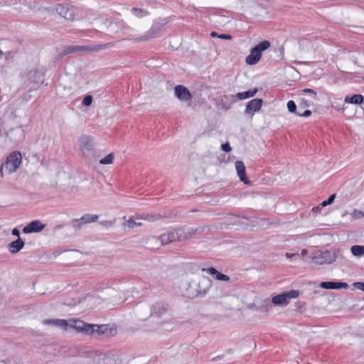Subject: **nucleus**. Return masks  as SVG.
I'll list each match as a JSON object with an SVG mask.
<instances>
[{"label": "nucleus", "mask_w": 364, "mask_h": 364, "mask_svg": "<svg viewBox=\"0 0 364 364\" xmlns=\"http://www.w3.org/2000/svg\"><path fill=\"white\" fill-rule=\"evenodd\" d=\"M77 332L85 336H99L101 335L107 337L113 336L117 333V328L108 325L90 324L85 322L77 323Z\"/></svg>", "instance_id": "nucleus-1"}, {"label": "nucleus", "mask_w": 364, "mask_h": 364, "mask_svg": "<svg viewBox=\"0 0 364 364\" xmlns=\"http://www.w3.org/2000/svg\"><path fill=\"white\" fill-rule=\"evenodd\" d=\"M309 257L312 263L317 265H324L333 263L338 257L343 259L344 255L343 250L336 249L315 251Z\"/></svg>", "instance_id": "nucleus-2"}, {"label": "nucleus", "mask_w": 364, "mask_h": 364, "mask_svg": "<svg viewBox=\"0 0 364 364\" xmlns=\"http://www.w3.org/2000/svg\"><path fill=\"white\" fill-rule=\"evenodd\" d=\"M144 310L146 311V314L141 315V319L143 320L147 319L151 316L166 319L173 317L172 311L167 304L157 303L151 306H146Z\"/></svg>", "instance_id": "nucleus-3"}, {"label": "nucleus", "mask_w": 364, "mask_h": 364, "mask_svg": "<svg viewBox=\"0 0 364 364\" xmlns=\"http://www.w3.org/2000/svg\"><path fill=\"white\" fill-rule=\"evenodd\" d=\"M181 235L179 234L178 229L168 230L161 235L159 237H151L149 238V245L153 248H158L159 246L165 245L171 242L181 241Z\"/></svg>", "instance_id": "nucleus-4"}, {"label": "nucleus", "mask_w": 364, "mask_h": 364, "mask_svg": "<svg viewBox=\"0 0 364 364\" xmlns=\"http://www.w3.org/2000/svg\"><path fill=\"white\" fill-rule=\"evenodd\" d=\"M22 161L21 154L15 151L10 154L4 163L0 167V176L4 177L5 174L14 173L20 166Z\"/></svg>", "instance_id": "nucleus-5"}, {"label": "nucleus", "mask_w": 364, "mask_h": 364, "mask_svg": "<svg viewBox=\"0 0 364 364\" xmlns=\"http://www.w3.org/2000/svg\"><path fill=\"white\" fill-rule=\"evenodd\" d=\"M269 46L270 43L268 41H264L258 43L251 49L250 55L246 57V63L250 65L257 63L260 60L262 51L269 48Z\"/></svg>", "instance_id": "nucleus-6"}, {"label": "nucleus", "mask_w": 364, "mask_h": 364, "mask_svg": "<svg viewBox=\"0 0 364 364\" xmlns=\"http://www.w3.org/2000/svg\"><path fill=\"white\" fill-rule=\"evenodd\" d=\"M25 82L40 84L43 81V73L36 68H26L22 72Z\"/></svg>", "instance_id": "nucleus-7"}, {"label": "nucleus", "mask_w": 364, "mask_h": 364, "mask_svg": "<svg viewBox=\"0 0 364 364\" xmlns=\"http://www.w3.org/2000/svg\"><path fill=\"white\" fill-rule=\"evenodd\" d=\"M299 296V291L291 290L273 296L272 299V303L276 306H286L289 304L291 299L297 298Z\"/></svg>", "instance_id": "nucleus-8"}, {"label": "nucleus", "mask_w": 364, "mask_h": 364, "mask_svg": "<svg viewBox=\"0 0 364 364\" xmlns=\"http://www.w3.org/2000/svg\"><path fill=\"white\" fill-rule=\"evenodd\" d=\"M78 322H83V321L79 319H70L68 321L65 319H53L48 320L47 321H45L44 323L55 325L63 328L64 330H68V328H74L76 330V331H77V323Z\"/></svg>", "instance_id": "nucleus-9"}, {"label": "nucleus", "mask_w": 364, "mask_h": 364, "mask_svg": "<svg viewBox=\"0 0 364 364\" xmlns=\"http://www.w3.org/2000/svg\"><path fill=\"white\" fill-rule=\"evenodd\" d=\"M211 287V281L206 277H200L198 281V287L196 289V292L194 293H188V296H196L198 295H203L205 294Z\"/></svg>", "instance_id": "nucleus-10"}, {"label": "nucleus", "mask_w": 364, "mask_h": 364, "mask_svg": "<svg viewBox=\"0 0 364 364\" xmlns=\"http://www.w3.org/2000/svg\"><path fill=\"white\" fill-rule=\"evenodd\" d=\"M79 146L80 151L86 156L91 155L94 151L92 138L90 136H82L79 141Z\"/></svg>", "instance_id": "nucleus-11"}, {"label": "nucleus", "mask_w": 364, "mask_h": 364, "mask_svg": "<svg viewBox=\"0 0 364 364\" xmlns=\"http://www.w3.org/2000/svg\"><path fill=\"white\" fill-rule=\"evenodd\" d=\"M204 230V227L199 226H184L178 228L181 240L190 239L198 232H203Z\"/></svg>", "instance_id": "nucleus-12"}, {"label": "nucleus", "mask_w": 364, "mask_h": 364, "mask_svg": "<svg viewBox=\"0 0 364 364\" xmlns=\"http://www.w3.org/2000/svg\"><path fill=\"white\" fill-rule=\"evenodd\" d=\"M55 10L57 13L68 20H73L75 18V9L72 7H65L59 4L56 6Z\"/></svg>", "instance_id": "nucleus-13"}, {"label": "nucleus", "mask_w": 364, "mask_h": 364, "mask_svg": "<svg viewBox=\"0 0 364 364\" xmlns=\"http://www.w3.org/2000/svg\"><path fill=\"white\" fill-rule=\"evenodd\" d=\"M45 228V225L40 220H34L31 222L23 229V232L26 234L31 232H38L41 231Z\"/></svg>", "instance_id": "nucleus-14"}, {"label": "nucleus", "mask_w": 364, "mask_h": 364, "mask_svg": "<svg viewBox=\"0 0 364 364\" xmlns=\"http://www.w3.org/2000/svg\"><path fill=\"white\" fill-rule=\"evenodd\" d=\"M262 105V100L253 99L250 100L246 106L245 112L248 114H253L255 112L258 111Z\"/></svg>", "instance_id": "nucleus-15"}, {"label": "nucleus", "mask_w": 364, "mask_h": 364, "mask_svg": "<svg viewBox=\"0 0 364 364\" xmlns=\"http://www.w3.org/2000/svg\"><path fill=\"white\" fill-rule=\"evenodd\" d=\"M175 94L176 97L183 101H187L191 99V94L189 90L183 85H177L175 87Z\"/></svg>", "instance_id": "nucleus-16"}, {"label": "nucleus", "mask_w": 364, "mask_h": 364, "mask_svg": "<svg viewBox=\"0 0 364 364\" xmlns=\"http://www.w3.org/2000/svg\"><path fill=\"white\" fill-rule=\"evenodd\" d=\"M235 168L237 176L241 181H242L245 184H249L250 181L246 176V168L244 163L241 161H237L235 162Z\"/></svg>", "instance_id": "nucleus-17"}, {"label": "nucleus", "mask_w": 364, "mask_h": 364, "mask_svg": "<svg viewBox=\"0 0 364 364\" xmlns=\"http://www.w3.org/2000/svg\"><path fill=\"white\" fill-rule=\"evenodd\" d=\"M320 287L326 289H346L348 285L345 282H323L320 284Z\"/></svg>", "instance_id": "nucleus-18"}, {"label": "nucleus", "mask_w": 364, "mask_h": 364, "mask_svg": "<svg viewBox=\"0 0 364 364\" xmlns=\"http://www.w3.org/2000/svg\"><path fill=\"white\" fill-rule=\"evenodd\" d=\"M203 271L208 272L213 275L216 279L220 281H229L230 278L228 276L219 272L217 269L213 267L203 269Z\"/></svg>", "instance_id": "nucleus-19"}, {"label": "nucleus", "mask_w": 364, "mask_h": 364, "mask_svg": "<svg viewBox=\"0 0 364 364\" xmlns=\"http://www.w3.org/2000/svg\"><path fill=\"white\" fill-rule=\"evenodd\" d=\"M24 246V242L21 239L18 238L16 240L9 244V250L12 254L18 252Z\"/></svg>", "instance_id": "nucleus-20"}, {"label": "nucleus", "mask_w": 364, "mask_h": 364, "mask_svg": "<svg viewBox=\"0 0 364 364\" xmlns=\"http://www.w3.org/2000/svg\"><path fill=\"white\" fill-rule=\"evenodd\" d=\"M272 304L269 299L261 301V304L257 307V310L262 313H268L272 308Z\"/></svg>", "instance_id": "nucleus-21"}, {"label": "nucleus", "mask_w": 364, "mask_h": 364, "mask_svg": "<svg viewBox=\"0 0 364 364\" xmlns=\"http://www.w3.org/2000/svg\"><path fill=\"white\" fill-rule=\"evenodd\" d=\"M364 97L361 95H354L351 97L347 96L345 98V102L352 104H360L363 102Z\"/></svg>", "instance_id": "nucleus-22"}, {"label": "nucleus", "mask_w": 364, "mask_h": 364, "mask_svg": "<svg viewBox=\"0 0 364 364\" xmlns=\"http://www.w3.org/2000/svg\"><path fill=\"white\" fill-rule=\"evenodd\" d=\"M95 23L98 28L104 29L107 28L112 21L108 18H100L95 19Z\"/></svg>", "instance_id": "nucleus-23"}, {"label": "nucleus", "mask_w": 364, "mask_h": 364, "mask_svg": "<svg viewBox=\"0 0 364 364\" xmlns=\"http://www.w3.org/2000/svg\"><path fill=\"white\" fill-rule=\"evenodd\" d=\"M257 92V89H254L253 90L239 92L237 94V97L239 100H245L255 96Z\"/></svg>", "instance_id": "nucleus-24"}, {"label": "nucleus", "mask_w": 364, "mask_h": 364, "mask_svg": "<svg viewBox=\"0 0 364 364\" xmlns=\"http://www.w3.org/2000/svg\"><path fill=\"white\" fill-rule=\"evenodd\" d=\"M159 31H160V28H158L157 26H153L150 31V32L149 33L148 35L142 37L140 38L141 41H146V40H149V39H151V38H155L158 36L159 33Z\"/></svg>", "instance_id": "nucleus-25"}, {"label": "nucleus", "mask_w": 364, "mask_h": 364, "mask_svg": "<svg viewBox=\"0 0 364 364\" xmlns=\"http://www.w3.org/2000/svg\"><path fill=\"white\" fill-rule=\"evenodd\" d=\"M98 218L97 215L85 214L81 217V220H82L85 224H87L96 222Z\"/></svg>", "instance_id": "nucleus-26"}, {"label": "nucleus", "mask_w": 364, "mask_h": 364, "mask_svg": "<svg viewBox=\"0 0 364 364\" xmlns=\"http://www.w3.org/2000/svg\"><path fill=\"white\" fill-rule=\"evenodd\" d=\"M351 253L356 257L364 255V246L353 245L350 249Z\"/></svg>", "instance_id": "nucleus-27"}, {"label": "nucleus", "mask_w": 364, "mask_h": 364, "mask_svg": "<svg viewBox=\"0 0 364 364\" xmlns=\"http://www.w3.org/2000/svg\"><path fill=\"white\" fill-rule=\"evenodd\" d=\"M124 225L129 229H133L137 226H141V223L140 222H137L133 218H130L128 220H127Z\"/></svg>", "instance_id": "nucleus-28"}, {"label": "nucleus", "mask_w": 364, "mask_h": 364, "mask_svg": "<svg viewBox=\"0 0 364 364\" xmlns=\"http://www.w3.org/2000/svg\"><path fill=\"white\" fill-rule=\"evenodd\" d=\"M226 307L233 309L238 303V299L235 296H230L226 299Z\"/></svg>", "instance_id": "nucleus-29"}, {"label": "nucleus", "mask_w": 364, "mask_h": 364, "mask_svg": "<svg viewBox=\"0 0 364 364\" xmlns=\"http://www.w3.org/2000/svg\"><path fill=\"white\" fill-rule=\"evenodd\" d=\"M132 12L136 16L139 17V18L144 17V16H146L148 14L146 11H145L144 9H138V8H133L132 9Z\"/></svg>", "instance_id": "nucleus-30"}, {"label": "nucleus", "mask_w": 364, "mask_h": 364, "mask_svg": "<svg viewBox=\"0 0 364 364\" xmlns=\"http://www.w3.org/2000/svg\"><path fill=\"white\" fill-rule=\"evenodd\" d=\"M114 157V154L113 153H110L107 156H105V158L102 159L100 161V163L101 164H111L113 162Z\"/></svg>", "instance_id": "nucleus-31"}, {"label": "nucleus", "mask_w": 364, "mask_h": 364, "mask_svg": "<svg viewBox=\"0 0 364 364\" xmlns=\"http://www.w3.org/2000/svg\"><path fill=\"white\" fill-rule=\"evenodd\" d=\"M73 226L75 229L78 230L80 229L81 227L85 224L82 220H81V218L80 219H74L72 221Z\"/></svg>", "instance_id": "nucleus-32"}, {"label": "nucleus", "mask_w": 364, "mask_h": 364, "mask_svg": "<svg viewBox=\"0 0 364 364\" xmlns=\"http://www.w3.org/2000/svg\"><path fill=\"white\" fill-rule=\"evenodd\" d=\"M352 217L355 219H359L364 217V213L361 210H354L352 213Z\"/></svg>", "instance_id": "nucleus-33"}, {"label": "nucleus", "mask_w": 364, "mask_h": 364, "mask_svg": "<svg viewBox=\"0 0 364 364\" xmlns=\"http://www.w3.org/2000/svg\"><path fill=\"white\" fill-rule=\"evenodd\" d=\"M92 102V97L91 95H87L82 100V105L85 106H90Z\"/></svg>", "instance_id": "nucleus-34"}, {"label": "nucleus", "mask_w": 364, "mask_h": 364, "mask_svg": "<svg viewBox=\"0 0 364 364\" xmlns=\"http://www.w3.org/2000/svg\"><path fill=\"white\" fill-rule=\"evenodd\" d=\"M287 108L290 112H295L296 106L294 102L292 100L289 101L287 103Z\"/></svg>", "instance_id": "nucleus-35"}, {"label": "nucleus", "mask_w": 364, "mask_h": 364, "mask_svg": "<svg viewBox=\"0 0 364 364\" xmlns=\"http://www.w3.org/2000/svg\"><path fill=\"white\" fill-rule=\"evenodd\" d=\"M335 197H336V194L331 195L328 200H324V201L322 202L321 205L322 206H326L328 205H330L334 200Z\"/></svg>", "instance_id": "nucleus-36"}, {"label": "nucleus", "mask_w": 364, "mask_h": 364, "mask_svg": "<svg viewBox=\"0 0 364 364\" xmlns=\"http://www.w3.org/2000/svg\"><path fill=\"white\" fill-rule=\"evenodd\" d=\"M100 224L105 228H110L114 224V221L112 220H103L100 223Z\"/></svg>", "instance_id": "nucleus-37"}, {"label": "nucleus", "mask_w": 364, "mask_h": 364, "mask_svg": "<svg viewBox=\"0 0 364 364\" xmlns=\"http://www.w3.org/2000/svg\"><path fill=\"white\" fill-rule=\"evenodd\" d=\"M353 286L359 290L364 291V282H354L353 284Z\"/></svg>", "instance_id": "nucleus-38"}, {"label": "nucleus", "mask_w": 364, "mask_h": 364, "mask_svg": "<svg viewBox=\"0 0 364 364\" xmlns=\"http://www.w3.org/2000/svg\"><path fill=\"white\" fill-rule=\"evenodd\" d=\"M301 92H306V93H309V94L312 95L314 97H316V92L312 89L305 88V89L302 90Z\"/></svg>", "instance_id": "nucleus-39"}, {"label": "nucleus", "mask_w": 364, "mask_h": 364, "mask_svg": "<svg viewBox=\"0 0 364 364\" xmlns=\"http://www.w3.org/2000/svg\"><path fill=\"white\" fill-rule=\"evenodd\" d=\"M221 147L224 151L229 152L231 151V147L228 143L223 144Z\"/></svg>", "instance_id": "nucleus-40"}, {"label": "nucleus", "mask_w": 364, "mask_h": 364, "mask_svg": "<svg viewBox=\"0 0 364 364\" xmlns=\"http://www.w3.org/2000/svg\"><path fill=\"white\" fill-rule=\"evenodd\" d=\"M146 306V305H144V306H141V307L140 308V310H139V318H141V315H142V314H146V310H144V307H145Z\"/></svg>", "instance_id": "nucleus-41"}, {"label": "nucleus", "mask_w": 364, "mask_h": 364, "mask_svg": "<svg viewBox=\"0 0 364 364\" xmlns=\"http://www.w3.org/2000/svg\"><path fill=\"white\" fill-rule=\"evenodd\" d=\"M218 37L222 39H227V40L232 39V36L228 34H221V35L218 36Z\"/></svg>", "instance_id": "nucleus-42"}, {"label": "nucleus", "mask_w": 364, "mask_h": 364, "mask_svg": "<svg viewBox=\"0 0 364 364\" xmlns=\"http://www.w3.org/2000/svg\"><path fill=\"white\" fill-rule=\"evenodd\" d=\"M311 114V112L309 109L307 110H305L302 114H299V115L301 116V117H309L310 116Z\"/></svg>", "instance_id": "nucleus-43"}, {"label": "nucleus", "mask_w": 364, "mask_h": 364, "mask_svg": "<svg viewBox=\"0 0 364 364\" xmlns=\"http://www.w3.org/2000/svg\"><path fill=\"white\" fill-rule=\"evenodd\" d=\"M159 218V215H156V216L147 215L146 219L149 220H158Z\"/></svg>", "instance_id": "nucleus-44"}, {"label": "nucleus", "mask_w": 364, "mask_h": 364, "mask_svg": "<svg viewBox=\"0 0 364 364\" xmlns=\"http://www.w3.org/2000/svg\"><path fill=\"white\" fill-rule=\"evenodd\" d=\"M107 47V45H100V46H97L94 50H100L106 48Z\"/></svg>", "instance_id": "nucleus-45"}, {"label": "nucleus", "mask_w": 364, "mask_h": 364, "mask_svg": "<svg viewBox=\"0 0 364 364\" xmlns=\"http://www.w3.org/2000/svg\"><path fill=\"white\" fill-rule=\"evenodd\" d=\"M19 230L17 229V228H14L12 230V235H15V236H17V237H19Z\"/></svg>", "instance_id": "nucleus-46"}, {"label": "nucleus", "mask_w": 364, "mask_h": 364, "mask_svg": "<svg viewBox=\"0 0 364 364\" xmlns=\"http://www.w3.org/2000/svg\"><path fill=\"white\" fill-rule=\"evenodd\" d=\"M296 254H293V253H289V252H287L286 253V257H288V258H291L293 256H294Z\"/></svg>", "instance_id": "nucleus-47"}, {"label": "nucleus", "mask_w": 364, "mask_h": 364, "mask_svg": "<svg viewBox=\"0 0 364 364\" xmlns=\"http://www.w3.org/2000/svg\"><path fill=\"white\" fill-rule=\"evenodd\" d=\"M307 252H307V250H306V249H303V250H301V255H302L303 256L306 255L307 254Z\"/></svg>", "instance_id": "nucleus-48"}, {"label": "nucleus", "mask_w": 364, "mask_h": 364, "mask_svg": "<svg viewBox=\"0 0 364 364\" xmlns=\"http://www.w3.org/2000/svg\"><path fill=\"white\" fill-rule=\"evenodd\" d=\"M210 36H211L212 37H215V36H218H218H219V35H218V34H217V33H215V32H212V33H210Z\"/></svg>", "instance_id": "nucleus-49"}, {"label": "nucleus", "mask_w": 364, "mask_h": 364, "mask_svg": "<svg viewBox=\"0 0 364 364\" xmlns=\"http://www.w3.org/2000/svg\"><path fill=\"white\" fill-rule=\"evenodd\" d=\"M3 55V52L0 50V57Z\"/></svg>", "instance_id": "nucleus-50"}]
</instances>
